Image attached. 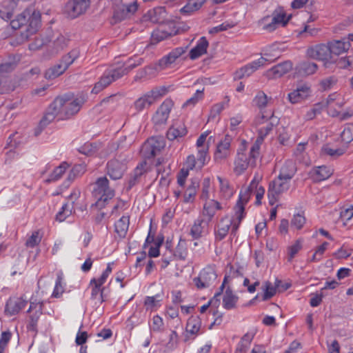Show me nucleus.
Returning <instances> with one entry per match:
<instances>
[{"mask_svg":"<svg viewBox=\"0 0 353 353\" xmlns=\"http://www.w3.org/2000/svg\"><path fill=\"white\" fill-rule=\"evenodd\" d=\"M84 101L83 98L77 97L72 93L58 96L50 105L47 112L40 121V125L46 126L56 117L65 119L72 117L80 110Z\"/></svg>","mask_w":353,"mask_h":353,"instance_id":"f257e3e1","label":"nucleus"},{"mask_svg":"<svg viewBox=\"0 0 353 353\" xmlns=\"http://www.w3.org/2000/svg\"><path fill=\"white\" fill-rule=\"evenodd\" d=\"M248 201V196H241L235 207V216L234 218L225 216L218 225L216 232L217 240L223 239L231 228V235L235 236L239 226L244 217V205Z\"/></svg>","mask_w":353,"mask_h":353,"instance_id":"f03ea898","label":"nucleus"},{"mask_svg":"<svg viewBox=\"0 0 353 353\" xmlns=\"http://www.w3.org/2000/svg\"><path fill=\"white\" fill-rule=\"evenodd\" d=\"M40 23V12L30 7L17 15L16 19L11 21L10 24L13 29L24 28L25 31L21 32V36L23 39H27L30 34L37 30Z\"/></svg>","mask_w":353,"mask_h":353,"instance_id":"7ed1b4c3","label":"nucleus"},{"mask_svg":"<svg viewBox=\"0 0 353 353\" xmlns=\"http://www.w3.org/2000/svg\"><path fill=\"white\" fill-rule=\"evenodd\" d=\"M260 140L255 141L249 152H246V141H242V145L239 149L234 161V172L236 174H241L248 168L256 165V159L259 156Z\"/></svg>","mask_w":353,"mask_h":353,"instance_id":"20e7f679","label":"nucleus"},{"mask_svg":"<svg viewBox=\"0 0 353 353\" xmlns=\"http://www.w3.org/2000/svg\"><path fill=\"white\" fill-rule=\"evenodd\" d=\"M292 17L283 7H277L270 15H267L258 21V25L268 32H273L280 28L285 27Z\"/></svg>","mask_w":353,"mask_h":353,"instance_id":"39448f33","label":"nucleus"},{"mask_svg":"<svg viewBox=\"0 0 353 353\" xmlns=\"http://www.w3.org/2000/svg\"><path fill=\"white\" fill-rule=\"evenodd\" d=\"M141 63V59H139L137 63L130 64L125 68H119L105 72L100 78L99 81H97L94 84L92 90V93L98 94L107 86H108L110 84H111L113 81L120 79L123 75L128 74L131 70H132L136 66L140 65Z\"/></svg>","mask_w":353,"mask_h":353,"instance_id":"423d86ee","label":"nucleus"},{"mask_svg":"<svg viewBox=\"0 0 353 353\" xmlns=\"http://www.w3.org/2000/svg\"><path fill=\"white\" fill-rule=\"evenodd\" d=\"M112 3V18L115 22H119L132 17L138 10L139 4L134 1L124 4L122 0H111Z\"/></svg>","mask_w":353,"mask_h":353,"instance_id":"0eeeda50","label":"nucleus"},{"mask_svg":"<svg viewBox=\"0 0 353 353\" xmlns=\"http://www.w3.org/2000/svg\"><path fill=\"white\" fill-rule=\"evenodd\" d=\"M290 181V180L278 176L270 183L268 197L271 205H273L278 201L281 194L289 189Z\"/></svg>","mask_w":353,"mask_h":353,"instance_id":"6e6552de","label":"nucleus"},{"mask_svg":"<svg viewBox=\"0 0 353 353\" xmlns=\"http://www.w3.org/2000/svg\"><path fill=\"white\" fill-rule=\"evenodd\" d=\"M128 160V156L127 154H120L108 163L107 172L111 179L117 180L122 177L126 170Z\"/></svg>","mask_w":353,"mask_h":353,"instance_id":"1a4fd4ad","label":"nucleus"},{"mask_svg":"<svg viewBox=\"0 0 353 353\" xmlns=\"http://www.w3.org/2000/svg\"><path fill=\"white\" fill-rule=\"evenodd\" d=\"M93 194L97 199V205L101 206L102 202H105L114 196V190L108 185V180L106 177H101L97 179L93 189Z\"/></svg>","mask_w":353,"mask_h":353,"instance_id":"9d476101","label":"nucleus"},{"mask_svg":"<svg viewBox=\"0 0 353 353\" xmlns=\"http://www.w3.org/2000/svg\"><path fill=\"white\" fill-rule=\"evenodd\" d=\"M90 6V0H70L65 6L64 12L68 18L75 19L85 14Z\"/></svg>","mask_w":353,"mask_h":353,"instance_id":"9b49d317","label":"nucleus"},{"mask_svg":"<svg viewBox=\"0 0 353 353\" xmlns=\"http://www.w3.org/2000/svg\"><path fill=\"white\" fill-rule=\"evenodd\" d=\"M165 145L163 137H152L144 143L143 152L147 157H153L158 154Z\"/></svg>","mask_w":353,"mask_h":353,"instance_id":"f8f14e48","label":"nucleus"},{"mask_svg":"<svg viewBox=\"0 0 353 353\" xmlns=\"http://www.w3.org/2000/svg\"><path fill=\"white\" fill-rule=\"evenodd\" d=\"M216 279V274L212 267L208 266L203 269L199 276L194 279L193 281L197 288L201 289L209 287Z\"/></svg>","mask_w":353,"mask_h":353,"instance_id":"ddd939ff","label":"nucleus"},{"mask_svg":"<svg viewBox=\"0 0 353 353\" xmlns=\"http://www.w3.org/2000/svg\"><path fill=\"white\" fill-rule=\"evenodd\" d=\"M232 137L226 135L216 145L214 159L217 163H221L230 156Z\"/></svg>","mask_w":353,"mask_h":353,"instance_id":"4468645a","label":"nucleus"},{"mask_svg":"<svg viewBox=\"0 0 353 353\" xmlns=\"http://www.w3.org/2000/svg\"><path fill=\"white\" fill-rule=\"evenodd\" d=\"M312 93L311 86L307 83H303L290 92L288 95L291 103H299L308 99Z\"/></svg>","mask_w":353,"mask_h":353,"instance_id":"2eb2a0df","label":"nucleus"},{"mask_svg":"<svg viewBox=\"0 0 353 353\" xmlns=\"http://www.w3.org/2000/svg\"><path fill=\"white\" fill-rule=\"evenodd\" d=\"M208 134V132L202 133L198 138L196 143L197 152L199 154V163L200 165H205L210 159L208 154L209 143L206 141Z\"/></svg>","mask_w":353,"mask_h":353,"instance_id":"dca6fc26","label":"nucleus"},{"mask_svg":"<svg viewBox=\"0 0 353 353\" xmlns=\"http://www.w3.org/2000/svg\"><path fill=\"white\" fill-rule=\"evenodd\" d=\"M173 102L170 99L165 100L157 110L152 120L155 125L165 124L168 119Z\"/></svg>","mask_w":353,"mask_h":353,"instance_id":"f3484780","label":"nucleus"},{"mask_svg":"<svg viewBox=\"0 0 353 353\" xmlns=\"http://www.w3.org/2000/svg\"><path fill=\"white\" fill-rule=\"evenodd\" d=\"M164 70H165V68L159 60L158 62L150 64L139 70L134 77V79L137 81L142 79H152Z\"/></svg>","mask_w":353,"mask_h":353,"instance_id":"a211bd4d","label":"nucleus"},{"mask_svg":"<svg viewBox=\"0 0 353 353\" xmlns=\"http://www.w3.org/2000/svg\"><path fill=\"white\" fill-rule=\"evenodd\" d=\"M307 54L310 58L321 61H327L331 58L328 44H319L310 47L307 50Z\"/></svg>","mask_w":353,"mask_h":353,"instance_id":"6ab92c4d","label":"nucleus"},{"mask_svg":"<svg viewBox=\"0 0 353 353\" xmlns=\"http://www.w3.org/2000/svg\"><path fill=\"white\" fill-rule=\"evenodd\" d=\"M223 208L222 204L216 200H208L203 202L202 217L207 221H211L216 212Z\"/></svg>","mask_w":353,"mask_h":353,"instance_id":"aec40b11","label":"nucleus"},{"mask_svg":"<svg viewBox=\"0 0 353 353\" xmlns=\"http://www.w3.org/2000/svg\"><path fill=\"white\" fill-rule=\"evenodd\" d=\"M292 69V63L290 61H284L267 70L265 75L270 79H278L289 72Z\"/></svg>","mask_w":353,"mask_h":353,"instance_id":"412c9836","label":"nucleus"},{"mask_svg":"<svg viewBox=\"0 0 353 353\" xmlns=\"http://www.w3.org/2000/svg\"><path fill=\"white\" fill-rule=\"evenodd\" d=\"M268 60L265 57H261L256 61L252 62L251 63L241 68L239 70L236 72V77L238 79H242L251 75L254 71L258 70L260 67L263 66L266 64Z\"/></svg>","mask_w":353,"mask_h":353,"instance_id":"4be33fe9","label":"nucleus"},{"mask_svg":"<svg viewBox=\"0 0 353 353\" xmlns=\"http://www.w3.org/2000/svg\"><path fill=\"white\" fill-rule=\"evenodd\" d=\"M323 101L327 108L328 114L332 117H336L339 114V110H336L335 104L339 105V108H342L344 105L343 99H341L340 94L337 93L330 94L326 100Z\"/></svg>","mask_w":353,"mask_h":353,"instance_id":"5701e85b","label":"nucleus"},{"mask_svg":"<svg viewBox=\"0 0 353 353\" xmlns=\"http://www.w3.org/2000/svg\"><path fill=\"white\" fill-rule=\"evenodd\" d=\"M19 6L14 0H4L0 6V16L4 20H9Z\"/></svg>","mask_w":353,"mask_h":353,"instance_id":"b1692460","label":"nucleus"},{"mask_svg":"<svg viewBox=\"0 0 353 353\" xmlns=\"http://www.w3.org/2000/svg\"><path fill=\"white\" fill-rule=\"evenodd\" d=\"M330 54L339 55L346 52L350 48V42L346 41V38L341 40H334L328 43Z\"/></svg>","mask_w":353,"mask_h":353,"instance_id":"393cba45","label":"nucleus"},{"mask_svg":"<svg viewBox=\"0 0 353 353\" xmlns=\"http://www.w3.org/2000/svg\"><path fill=\"white\" fill-rule=\"evenodd\" d=\"M187 132L188 130L184 123L182 122H176L168 129L167 137L169 140L173 141L184 137Z\"/></svg>","mask_w":353,"mask_h":353,"instance_id":"a878e982","label":"nucleus"},{"mask_svg":"<svg viewBox=\"0 0 353 353\" xmlns=\"http://www.w3.org/2000/svg\"><path fill=\"white\" fill-rule=\"evenodd\" d=\"M296 172V163L292 160H287L281 165L278 176L292 180Z\"/></svg>","mask_w":353,"mask_h":353,"instance_id":"bb28decb","label":"nucleus"},{"mask_svg":"<svg viewBox=\"0 0 353 353\" xmlns=\"http://www.w3.org/2000/svg\"><path fill=\"white\" fill-rule=\"evenodd\" d=\"M187 48L179 47L172 50L168 55L164 56L160 59L165 69H168L170 65L176 61L182 54L186 51Z\"/></svg>","mask_w":353,"mask_h":353,"instance_id":"cd10ccee","label":"nucleus"},{"mask_svg":"<svg viewBox=\"0 0 353 353\" xmlns=\"http://www.w3.org/2000/svg\"><path fill=\"white\" fill-rule=\"evenodd\" d=\"M311 178L315 181H321L328 179L332 174L330 168L325 165L313 168L310 172Z\"/></svg>","mask_w":353,"mask_h":353,"instance_id":"c85d7f7f","label":"nucleus"},{"mask_svg":"<svg viewBox=\"0 0 353 353\" xmlns=\"http://www.w3.org/2000/svg\"><path fill=\"white\" fill-rule=\"evenodd\" d=\"M204 218H199L196 220L190 230V234L194 239H199L205 232L208 228V223Z\"/></svg>","mask_w":353,"mask_h":353,"instance_id":"c756f323","label":"nucleus"},{"mask_svg":"<svg viewBox=\"0 0 353 353\" xmlns=\"http://www.w3.org/2000/svg\"><path fill=\"white\" fill-rule=\"evenodd\" d=\"M254 188H255L256 203L257 205H260L261 203V199L265 194V189L261 186L258 187V184L254 181L251 182L249 187L245 189L244 192H241L240 194L239 199L241 198V196L248 195L249 199L250 192L252 191Z\"/></svg>","mask_w":353,"mask_h":353,"instance_id":"7c9ffc66","label":"nucleus"},{"mask_svg":"<svg viewBox=\"0 0 353 353\" xmlns=\"http://www.w3.org/2000/svg\"><path fill=\"white\" fill-rule=\"evenodd\" d=\"M26 302L21 299H9L6 303L5 312L10 315L17 314L25 307Z\"/></svg>","mask_w":353,"mask_h":353,"instance_id":"2f4dec72","label":"nucleus"},{"mask_svg":"<svg viewBox=\"0 0 353 353\" xmlns=\"http://www.w3.org/2000/svg\"><path fill=\"white\" fill-rule=\"evenodd\" d=\"M208 47V41L205 37H201L198 41L196 46L190 52V57L191 59H196L204 54L207 52Z\"/></svg>","mask_w":353,"mask_h":353,"instance_id":"473e14b6","label":"nucleus"},{"mask_svg":"<svg viewBox=\"0 0 353 353\" xmlns=\"http://www.w3.org/2000/svg\"><path fill=\"white\" fill-rule=\"evenodd\" d=\"M281 280L276 279L274 284H272L270 281H268L263 283V290L264 294L263 295V301H267L271 299L275 294L276 288L279 287Z\"/></svg>","mask_w":353,"mask_h":353,"instance_id":"72a5a7b5","label":"nucleus"},{"mask_svg":"<svg viewBox=\"0 0 353 353\" xmlns=\"http://www.w3.org/2000/svg\"><path fill=\"white\" fill-rule=\"evenodd\" d=\"M130 223V217L123 216L118 221L115 223V232L120 238H124L128 232Z\"/></svg>","mask_w":353,"mask_h":353,"instance_id":"f704fd0d","label":"nucleus"},{"mask_svg":"<svg viewBox=\"0 0 353 353\" xmlns=\"http://www.w3.org/2000/svg\"><path fill=\"white\" fill-rule=\"evenodd\" d=\"M243 279V274L239 269H234L233 268H230V271L228 274L225 275L223 284L221 286V290H223L224 286L226 283L231 282L232 283H236L237 281L241 282Z\"/></svg>","mask_w":353,"mask_h":353,"instance_id":"c9c22d12","label":"nucleus"},{"mask_svg":"<svg viewBox=\"0 0 353 353\" xmlns=\"http://www.w3.org/2000/svg\"><path fill=\"white\" fill-rule=\"evenodd\" d=\"M238 296L233 294L232 291L228 288L223 296V306L226 310H231L236 307Z\"/></svg>","mask_w":353,"mask_h":353,"instance_id":"e433bc0d","label":"nucleus"},{"mask_svg":"<svg viewBox=\"0 0 353 353\" xmlns=\"http://www.w3.org/2000/svg\"><path fill=\"white\" fill-rule=\"evenodd\" d=\"M165 14V10L163 8H156L149 10L143 16V20L145 21H151L152 23H158Z\"/></svg>","mask_w":353,"mask_h":353,"instance_id":"4c0bfd02","label":"nucleus"},{"mask_svg":"<svg viewBox=\"0 0 353 353\" xmlns=\"http://www.w3.org/2000/svg\"><path fill=\"white\" fill-rule=\"evenodd\" d=\"M270 100L271 97H268L263 91L259 90L252 100V103L254 106L263 110L268 105Z\"/></svg>","mask_w":353,"mask_h":353,"instance_id":"58836bf2","label":"nucleus"},{"mask_svg":"<svg viewBox=\"0 0 353 353\" xmlns=\"http://www.w3.org/2000/svg\"><path fill=\"white\" fill-rule=\"evenodd\" d=\"M154 102L152 100L151 97H150L148 93H145L139 99H137L134 103V108L138 112H141L145 108H149Z\"/></svg>","mask_w":353,"mask_h":353,"instance_id":"ea45409f","label":"nucleus"},{"mask_svg":"<svg viewBox=\"0 0 353 353\" xmlns=\"http://www.w3.org/2000/svg\"><path fill=\"white\" fill-rule=\"evenodd\" d=\"M205 2V0H189L181 9V12L184 14H191L200 9Z\"/></svg>","mask_w":353,"mask_h":353,"instance_id":"a19ab883","label":"nucleus"},{"mask_svg":"<svg viewBox=\"0 0 353 353\" xmlns=\"http://www.w3.org/2000/svg\"><path fill=\"white\" fill-rule=\"evenodd\" d=\"M67 69L61 62L49 68L45 73V77L48 79H53L62 74Z\"/></svg>","mask_w":353,"mask_h":353,"instance_id":"79ce46f5","label":"nucleus"},{"mask_svg":"<svg viewBox=\"0 0 353 353\" xmlns=\"http://www.w3.org/2000/svg\"><path fill=\"white\" fill-rule=\"evenodd\" d=\"M253 337L254 335L252 333H247L243 335L237 345L235 353H245L253 339Z\"/></svg>","mask_w":353,"mask_h":353,"instance_id":"37998d69","label":"nucleus"},{"mask_svg":"<svg viewBox=\"0 0 353 353\" xmlns=\"http://www.w3.org/2000/svg\"><path fill=\"white\" fill-rule=\"evenodd\" d=\"M67 45L68 40L64 36L59 34L50 46L52 50V54H56L63 50Z\"/></svg>","mask_w":353,"mask_h":353,"instance_id":"c03bdc74","label":"nucleus"},{"mask_svg":"<svg viewBox=\"0 0 353 353\" xmlns=\"http://www.w3.org/2000/svg\"><path fill=\"white\" fill-rule=\"evenodd\" d=\"M265 123L263 124L261 127L259 128V137L256 141L260 140V145H261L264 137L272 130L273 126L277 123V121H271L267 120L265 121Z\"/></svg>","mask_w":353,"mask_h":353,"instance_id":"a18cd8bd","label":"nucleus"},{"mask_svg":"<svg viewBox=\"0 0 353 353\" xmlns=\"http://www.w3.org/2000/svg\"><path fill=\"white\" fill-rule=\"evenodd\" d=\"M199 187V182L197 181H192L188 185L186 191L185 192L183 201L185 203L193 202L196 194V190Z\"/></svg>","mask_w":353,"mask_h":353,"instance_id":"49530a36","label":"nucleus"},{"mask_svg":"<svg viewBox=\"0 0 353 353\" xmlns=\"http://www.w3.org/2000/svg\"><path fill=\"white\" fill-rule=\"evenodd\" d=\"M217 179L220 183L221 196L225 199H230L233 194V190L230 188L228 181L220 176H218Z\"/></svg>","mask_w":353,"mask_h":353,"instance_id":"de8ad7c7","label":"nucleus"},{"mask_svg":"<svg viewBox=\"0 0 353 353\" xmlns=\"http://www.w3.org/2000/svg\"><path fill=\"white\" fill-rule=\"evenodd\" d=\"M298 72L303 75H310L317 70V65L312 62H303L297 68Z\"/></svg>","mask_w":353,"mask_h":353,"instance_id":"09e8293b","label":"nucleus"},{"mask_svg":"<svg viewBox=\"0 0 353 353\" xmlns=\"http://www.w3.org/2000/svg\"><path fill=\"white\" fill-rule=\"evenodd\" d=\"M68 168V164L63 162L59 166L57 167L46 179L47 182L55 181L59 180Z\"/></svg>","mask_w":353,"mask_h":353,"instance_id":"8fccbe9b","label":"nucleus"},{"mask_svg":"<svg viewBox=\"0 0 353 353\" xmlns=\"http://www.w3.org/2000/svg\"><path fill=\"white\" fill-rule=\"evenodd\" d=\"M50 42L48 36L36 37L34 41L29 45L30 50H38L43 46L48 45Z\"/></svg>","mask_w":353,"mask_h":353,"instance_id":"3c124183","label":"nucleus"},{"mask_svg":"<svg viewBox=\"0 0 353 353\" xmlns=\"http://www.w3.org/2000/svg\"><path fill=\"white\" fill-rule=\"evenodd\" d=\"M100 145L101 144L98 143H87L81 148L79 151L87 156H92L98 152Z\"/></svg>","mask_w":353,"mask_h":353,"instance_id":"603ef678","label":"nucleus"},{"mask_svg":"<svg viewBox=\"0 0 353 353\" xmlns=\"http://www.w3.org/2000/svg\"><path fill=\"white\" fill-rule=\"evenodd\" d=\"M79 57V50L74 49L71 50L64 57H63L61 62L64 66H65V68L67 69Z\"/></svg>","mask_w":353,"mask_h":353,"instance_id":"864d4df0","label":"nucleus"},{"mask_svg":"<svg viewBox=\"0 0 353 353\" xmlns=\"http://www.w3.org/2000/svg\"><path fill=\"white\" fill-rule=\"evenodd\" d=\"M201 327L200 321L196 318H190L186 325V332L191 334H197Z\"/></svg>","mask_w":353,"mask_h":353,"instance_id":"5fc2aeb1","label":"nucleus"},{"mask_svg":"<svg viewBox=\"0 0 353 353\" xmlns=\"http://www.w3.org/2000/svg\"><path fill=\"white\" fill-rule=\"evenodd\" d=\"M337 82V79L334 77H327L319 81L320 89L323 91H327L330 90Z\"/></svg>","mask_w":353,"mask_h":353,"instance_id":"6e6d98bb","label":"nucleus"},{"mask_svg":"<svg viewBox=\"0 0 353 353\" xmlns=\"http://www.w3.org/2000/svg\"><path fill=\"white\" fill-rule=\"evenodd\" d=\"M167 92V88L162 86L155 88L147 93L150 97H151L152 101L154 103L158 99L165 95Z\"/></svg>","mask_w":353,"mask_h":353,"instance_id":"4d7b16f0","label":"nucleus"},{"mask_svg":"<svg viewBox=\"0 0 353 353\" xmlns=\"http://www.w3.org/2000/svg\"><path fill=\"white\" fill-rule=\"evenodd\" d=\"M185 166L186 168H188V170H193L194 168L201 169L204 166V165H199V154H197L196 159L194 154H190L187 157L185 161Z\"/></svg>","mask_w":353,"mask_h":353,"instance_id":"13d9d810","label":"nucleus"},{"mask_svg":"<svg viewBox=\"0 0 353 353\" xmlns=\"http://www.w3.org/2000/svg\"><path fill=\"white\" fill-rule=\"evenodd\" d=\"M148 170L147 163L145 161L141 163L134 170V178L130 181V185H133L135 181Z\"/></svg>","mask_w":353,"mask_h":353,"instance_id":"bf43d9fd","label":"nucleus"},{"mask_svg":"<svg viewBox=\"0 0 353 353\" xmlns=\"http://www.w3.org/2000/svg\"><path fill=\"white\" fill-rule=\"evenodd\" d=\"M305 223V218L301 214L294 215L291 220V227L296 230L301 229Z\"/></svg>","mask_w":353,"mask_h":353,"instance_id":"052dcab7","label":"nucleus"},{"mask_svg":"<svg viewBox=\"0 0 353 353\" xmlns=\"http://www.w3.org/2000/svg\"><path fill=\"white\" fill-rule=\"evenodd\" d=\"M90 288H91V298L96 299L99 296L100 302H103V292L104 288H101L97 284H91V282L90 283Z\"/></svg>","mask_w":353,"mask_h":353,"instance_id":"680f3d73","label":"nucleus"},{"mask_svg":"<svg viewBox=\"0 0 353 353\" xmlns=\"http://www.w3.org/2000/svg\"><path fill=\"white\" fill-rule=\"evenodd\" d=\"M72 214V208L68 204H65L61 210L57 213L56 219L59 222L63 221L68 216Z\"/></svg>","mask_w":353,"mask_h":353,"instance_id":"e2e57ef3","label":"nucleus"},{"mask_svg":"<svg viewBox=\"0 0 353 353\" xmlns=\"http://www.w3.org/2000/svg\"><path fill=\"white\" fill-rule=\"evenodd\" d=\"M42 236L40 234L39 231L32 232V235L27 240L26 245L30 248H34L38 245L41 241Z\"/></svg>","mask_w":353,"mask_h":353,"instance_id":"0e129e2a","label":"nucleus"},{"mask_svg":"<svg viewBox=\"0 0 353 353\" xmlns=\"http://www.w3.org/2000/svg\"><path fill=\"white\" fill-rule=\"evenodd\" d=\"M203 90H204V89L196 90V92H195L194 96L192 97H191L190 99H189L188 100H187L183 106V107L188 106V105L194 106L196 103H197L200 100H201L203 99Z\"/></svg>","mask_w":353,"mask_h":353,"instance_id":"69168bd1","label":"nucleus"},{"mask_svg":"<svg viewBox=\"0 0 353 353\" xmlns=\"http://www.w3.org/2000/svg\"><path fill=\"white\" fill-rule=\"evenodd\" d=\"M302 248L301 241L297 240L288 248V261H292Z\"/></svg>","mask_w":353,"mask_h":353,"instance_id":"338daca9","label":"nucleus"},{"mask_svg":"<svg viewBox=\"0 0 353 353\" xmlns=\"http://www.w3.org/2000/svg\"><path fill=\"white\" fill-rule=\"evenodd\" d=\"M342 141L345 143H349L353 141V126H347L344 128L341 134Z\"/></svg>","mask_w":353,"mask_h":353,"instance_id":"774afa93","label":"nucleus"}]
</instances>
